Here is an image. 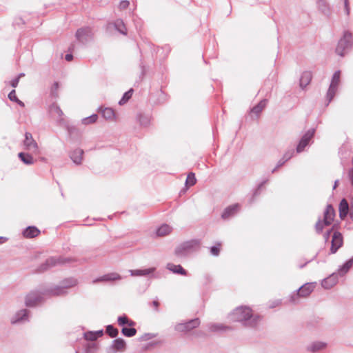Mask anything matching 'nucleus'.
<instances>
[{
  "mask_svg": "<svg viewBox=\"0 0 353 353\" xmlns=\"http://www.w3.org/2000/svg\"><path fill=\"white\" fill-rule=\"evenodd\" d=\"M232 321L240 322L243 326L256 328L259 324L261 316L254 314L252 310L247 306H239L234 309L230 314Z\"/></svg>",
  "mask_w": 353,
  "mask_h": 353,
  "instance_id": "nucleus-1",
  "label": "nucleus"
},
{
  "mask_svg": "<svg viewBox=\"0 0 353 353\" xmlns=\"http://www.w3.org/2000/svg\"><path fill=\"white\" fill-rule=\"evenodd\" d=\"M77 280L74 278H68L60 282L59 285H52L42 293L43 295L62 296L68 294V290L77 285Z\"/></svg>",
  "mask_w": 353,
  "mask_h": 353,
  "instance_id": "nucleus-2",
  "label": "nucleus"
},
{
  "mask_svg": "<svg viewBox=\"0 0 353 353\" xmlns=\"http://www.w3.org/2000/svg\"><path fill=\"white\" fill-rule=\"evenodd\" d=\"M200 246V241L198 239H192L185 241L179 245L174 250V254L177 257H185L193 252L196 251Z\"/></svg>",
  "mask_w": 353,
  "mask_h": 353,
  "instance_id": "nucleus-3",
  "label": "nucleus"
},
{
  "mask_svg": "<svg viewBox=\"0 0 353 353\" xmlns=\"http://www.w3.org/2000/svg\"><path fill=\"white\" fill-rule=\"evenodd\" d=\"M353 43L352 34L345 31L343 37L339 40L336 48V52L341 57H344L346 52L352 48Z\"/></svg>",
  "mask_w": 353,
  "mask_h": 353,
  "instance_id": "nucleus-4",
  "label": "nucleus"
},
{
  "mask_svg": "<svg viewBox=\"0 0 353 353\" xmlns=\"http://www.w3.org/2000/svg\"><path fill=\"white\" fill-rule=\"evenodd\" d=\"M335 216V211L332 205H327L324 212L323 220L319 219L316 225L315 229L318 234H320L324 226L330 225L334 221Z\"/></svg>",
  "mask_w": 353,
  "mask_h": 353,
  "instance_id": "nucleus-5",
  "label": "nucleus"
},
{
  "mask_svg": "<svg viewBox=\"0 0 353 353\" xmlns=\"http://www.w3.org/2000/svg\"><path fill=\"white\" fill-rule=\"evenodd\" d=\"M340 79H341V71L337 70L334 73V74L332 76L331 83H330L329 89L327 92V97H326L327 101V105H328L332 101L333 98L334 97L335 94L337 91L338 86L340 83Z\"/></svg>",
  "mask_w": 353,
  "mask_h": 353,
  "instance_id": "nucleus-6",
  "label": "nucleus"
},
{
  "mask_svg": "<svg viewBox=\"0 0 353 353\" xmlns=\"http://www.w3.org/2000/svg\"><path fill=\"white\" fill-rule=\"evenodd\" d=\"M77 40L83 45H86L93 39V33L90 27L79 28L75 34Z\"/></svg>",
  "mask_w": 353,
  "mask_h": 353,
  "instance_id": "nucleus-7",
  "label": "nucleus"
},
{
  "mask_svg": "<svg viewBox=\"0 0 353 353\" xmlns=\"http://www.w3.org/2000/svg\"><path fill=\"white\" fill-rule=\"evenodd\" d=\"M30 310L28 309H21L16 312L10 318L12 325L23 324L30 321Z\"/></svg>",
  "mask_w": 353,
  "mask_h": 353,
  "instance_id": "nucleus-8",
  "label": "nucleus"
},
{
  "mask_svg": "<svg viewBox=\"0 0 353 353\" xmlns=\"http://www.w3.org/2000/svg\"><path fill=\"white\" fill-rule=\"evenodd\" d=\"M201 321L199 318L189 320L185 323H180L175 325L174 330L179 332H188L199 326Z\"/></svg>",
  "mask_w": 353,
  "mask_h": 353,
  "instance_id": "nucleus-9",
  "label": "nucleus"
},
{
  "mask_svg": "<svg viewBox=\"0 0 353 353\" xmlns=\"http://www.w3.org/2000/svg\"><path fill=\"white\" fill-rule=\"evenodd\" d=\"M315 134V129L311 128L308 130L301 138L296 148V151L297 153L302 152L306 146L308 145L310 141L312 139Z\"/></svg>",
  "mask_w": 353,
  "mask_h": 353,
  "instance_id": "nucleus-10",
  "label": "nucleus"
},
{
  "mask_svg": "<svg viewBox=\"0 0 353 353\" xmlns=\"http://www.w3.org/2000/svg\"><path fill=\"white\" fill-rule=\"evenodd\" d=\"M42 301V294L38 292H31L25 298V305L30 307H34Z\"/></svg>",
  "mask_w": 353,
  "mask_h": 353,
  "instance_id": "nucleus-11",
  "label": "nucleus"
},
{
  "mask_svg": "<svg viewBox=\"0 0 353 353\" xmlns=\"http://www.w3.org/2000/svg\"><path fill=\"white\" fill-rule=\"evenodd\" d=\"M343 243V240L341 233L338 231L334 232L331 241L330 253H336L342 247Z\"/></svg>",
  "mask_w": 353,
  "mask_h": 353,
  "instance_id": "nucleus-12",
  "label": "nucleus"
},
{
  "mask_svg": "<svg viewBox=\"0 0 353 353\" xmlns=\"http://www.w3.org/2000/svg\"><path fill=\"white\" fill-rule=\"evenodd\" d=\"M68 261V260L67 259V261ZM65 262H66V260H63L61 258L50 257V258L46 259V262L42 263L39 266L38 271L39 272H43L44 271L48 270L50 268H52V267L57 265L59 263H63Z\"/></svg>",
  "mask_w": 353,
  "mask_h": 353,
  "instance_id": "nucleus-13",
  "label": "nucleus"
},
{
  "mask_svg": "<svg viewBox=\"0 0 353 353\" xmlns=\"http://www.w3.org/2000/svg\"><path fill=\"white\" fill-rule=\"evenodd\" d=\"M314 285L313 283H305L302 285L298 290L296 295L291 296V301L296 303L295 298L298 296L307 297L314 290Z\"/></svg>",
  "mask_w": 353,
  "mask_h": 353,
  "instance_id": "nucleus-14",
  "label": "nucleus"
},
{
  "mask_svg": "<svg viewBox=\"0 0 353 353\" xmlns=\"http://www.w3.org/2000/svg\"><path fill=\"white\" fill-rule=\"evenodd\" d=\"M23 144L26 150L34 152L38 149V145L30 132H26Z\"/></svg>",
  "mask_w": 353,
  "mask_h": 353,
  "instance_id": "nucleus-15",
  "label": "nucleus"
},
{
  "mask_svg": "<svg viewBox=\"0 0 353 353\" xmlns=\"http://www.w3.org/2000/svg\"><path fill=\"white\" fill-rule=\"evenodd\" d=\"M240 205L238 203L231 205L227 207L223 212L221 214V218L223 219H229L231 217L234 216L239 210Z\"/></svg>",
  "mask_w": 353,
  "mask_h": 353,
  "instance_id": "nucleus-16",
  "label": "nucleus"
},
{
  "mask_svg": "<svg viewBox=\"0 0 353 353\" xmlns=\"http://www.w3.org/2000/svg\"><path fill=\"white\" fill-rule=\"evenodd\" d=\"M294 154V150L291 148L288 150L283 154V157L278 161L276 167L271 171L274 173L280 167L283 166L288 161H289Z\"/></svg>",
  "mask_w": 353,
  "mask_h": 353,
  "instance_id": "nucleus-17",
  "label": "nucleus"
},
{
  "mask_svg": "<svg viewBox=\"0 0 353 353\" xmlns=\"http://www.w3.org/2000/svg\"><path fill=\"white\" fill-rule=\"evenodd\" d=\"M338 282V274L333 273L328 277L324 279L321 282V285L325 289H330Z\"/></svg>",
  "mask_w": 353,
  "mask_h": 353,
  "instance_id": "nucleus-18",
  "label": "nucleus"
},
{
  "mask_svg": "<svg viewBox=\"0 0 353 353\" xmlns=\"http://www.w3.org/2000/svg\"><path fill=\"white\" fill-rule=\"evenodd\" d=\"M121 279V276L115 272L109 273L107 274H105L102 276H100L93 281V283H97V282H106V281H113L117 280H120Z\"/></svg>",
  "mask_w": 353,
  "mask_h": 353,
  "instance_id": "nucleus-19",
  "label": "nucleus"
},
{
  "mask_svg": "<svg viewBox=\"0 0 353 353\" xmlns=\"http://www.w3.org/2000/svg\"><path fill=\"white\" fill-rule=\"evenodd\" d=\"M208 327L209 331L212 332H223L231 330L230 327L219 323H209Z\"/></svg>",
  "mask_w": 353,
  "mask_h": 353,
  "instance_id": "nucleus-20",
  "label": "nucleus"
},
{
  "mask_svg": "<svg viewBox=\"0 0 353 353\" xmlns=\"http://www.w3.org/2000/svg\"><path fill=\"white\" fill-rule=\"evenodd\" d=\"M83 153L82 149L77 148L71 152L70 157L75 164L80 165L82 162Z\"/></svg>",
  "mask_w": 353,
  "mask_h": 353,
  "instance_id": "nucleus-21",
  "label": "nucleus"
},
{
  "mask_svg": "<svg viewBox=\"0 0 353 353\" xmlns=\"http://www.w3.org/2000/svg\"><path fill=\"white\" fill-rule=\"evenodd\" d=\"M166 268L174 274L183 276H186L188 274V272L181 265L169 263L167 264Z\"/></svg>",
  "mask_w": 353,
  "mask_h": 353,
  "instance_id": "nucleus-22",
  "label": "nucleus"
},
{
  "mask_svg": "<svg viewBox=\"0 0 353 353\" xmlns=\"http://www.w3.org/2000/svg\"><path fill=\"white\" fill-rule=\"evenodd\" d=\"M339 216L344 219L350 212L349 205L345 199H343L339 203Z\"/></svg>",
  "mask_w": 353,
  "mask_h": 353,
  "instance_id": "nucleus-23",
  "label": "nucleus"
},
{
  "mask_svg": "<svg viewBox=\"0 0 353 353\" xmlns=\"http://www.w3.org/2000/svg\"><path fill=\"white\" fill-rule=\"evenodd\" d=\"M156 270V268H150L148 269H138V270H130L131 276H147L149 275Z\"/></svg>",
  "mask_w": 353,
  "mask_h": 353,
  "instance_id": "nucleus-24",
  "label": "nucleus"
},
{
  "mask_svg": "<svg viewBox=\"0 0 353 353\" xmlns=\"http://www.w3.org/2000/svg\"><path fill=\"white\" fill-rule=\"evenodd\" d=\"M40 234V230L35 226H28L23 231L26 238H34Z\"/></svg>",
  "mask_w": 353,
  "mask_h": 353,
  "instance_id": "nucleus-25",
  "label": "nucleus"
},
{
  "mask_svg": "<svg viewBox=\"0 0 353 353\" xmlns=\"http://www.w3.org/2000/svg\"><path fill=\"white\" fill-rule=\"evenodd\" d=\"M326 347V343L321 341H314L307 347V350L310 352L315 353L322 350H324Z\"/></svg>",
  "mask_w": 353,
  "mask_h": 353,
  "instance_id": "nucleus-26",
  "label": "nucleus"
},
{
  "mask_svg": "<svg viewBox=\"0 0 353 353\" xmlns=\"http://www.w3.org/2000/svg\"><path fill=\"white\" fill-rule=\"evenodd\" d=\"M312 78V73L309 71H305L302 73L300 78V87L301 88H305L311 81Z\"/></svg>",
  "mask_w": 353,
  "mask_h": 353,
  "instance_id": "nucleus-27",
  "label": "nucleus"
},
{
  "mask_svg": "<svg viewBox=\"0 0 353 353\" xmlns=\"http://www.w3.org/2000/svg\"><path fill=\"white\" fill-rule=\"evenodd\" d=\"M126 347V343L124 339L121 338H118L114 339L112 341L111 348H112L114 351H121L123 350Z\"/></svg>",
  "mask_w": 353,
  "mask_h": 353,
  "instance_id": "nucleus-28",
  "label": "nucleus"
},
{
  "mask_svg": "<svg viewBox=\"0 0 353 353\" xmlns=\"http://www.w3.org/2000/svg\"><path fill=\"white\" fill-rule=\"evenodd\" d=\"M267 103V99H262L258 104L254 105L251 109V113L254 114L256 117H258L260 114V113L263 111V110L265 108Z\"/></svg>",
  "mask_w": 353,
  "mask_h": 353,
  "instance_id": "nucleus-29",
  "label": "nucleus"
},
{
  "mask_svg": "<svg viewBox=\"0 0 353 353\" xmlns=\"http://www.w3.org/2000/svg\"><path fill=\"white\" fill-rule=\"evenodd\" d=\"M137 119L141 126L145 128L149 126L151 121V117L149 114L141 113L137 115Z\"/></svg>",
  "mask_w": 353,
  "mask_h": 353,
  "instance_id": "nucleus-30",
  "label": "nucleus"
},
{
  "mask_svg": "<svg viewBox=\"0 0 353 353\" xmlns=\"http://www.w3.org/2000/svg\"><path fill=\"white\" fill-rule=\"evenodd\" d=\"M49 112L52 117H57V119H61V117L63 114L59 106H58V105L56 103H52V105H50Z\"/></svg>",
  "mask_w": 353,
  "mask_h": 353,
  "instance_id": "nucleus-31",
  "label": "nucleus"
},
{
  "mask_svg": "<svg viewBox=\"0 0 353 353\" xmlns=\"http://www.w3.org/2000/svg\"><path fill=\"white\" fill-rule=\"evenodd\" d=\"M172 228L168 224H163L157 229V236H164L172 232Z\"/></svg>",
  "mask_w": 353,
  "mask_h": 353,
  "instance_id": "nucleus-32",
  "label": "nucleus"
},
{
  "mask_svg": "<svg viewBox=\"0 0 353 353\" xmlns=\"http://www.w3.org/2000/svg\"><path fill=\"white\" fill-rule=\"evenodd\" d=\"M19 159L26 165H30L34 163L33 157L28 153L19 152L18 154Z\"/></svg>",
  "mask_w": 353,
  "mask_h": 353,
  "instance_id": "nucleus-33",
  "label": "nucleus"
},
{
  "mask_svg": "<svg viewBox=\"0 0 353 353\" xmlns=\"http://www.w3.org/2000/svg\"><path fill=\"white\" fill-rule=\"evenodd\" d=\"M317 6L319 10L324 14H330V6L325 0H317Z\"/></svg>",
  "mask_w": 353,
  "mask_h": 353,
  "instance_id": "nucleus-34",
  "label": "nucleus"
},
{
  "mask_svg": "<svg viewBox=\"0 0 353 353\" xmlns=\"http://www.w3.org/2000/svg\"><path fill=\"white\" fill-rule=\"evenodd\" d=\"M353 265V258L347 260L342 266L339 268V274L343 276L345 274Z\"/></svg>",
  "mask_w": 353,
  "mask_h": 353,
  "instance_id": "nucleus-35",
  "label": "nucleus"
},
{
  "mask_svg": "<svg viewBox=\"0 0 353 353\" xmlns=\"http://www.w3.org/2000/svg\"><path fill=\"white\" fill-rule=\"evenodd\" d=\"M101 111L102 116L104 119L107 120H113L115 117V113L113 109L110 108H105L102 109L100 108L99 109Z\"/></svg>",
  "mask_w": 353,
  "mask_h": 353,
  "instance_id": "nucleus-36",
  "label": "nucleus"
},
{
  "mask_svg": "<svg viewBox=\"0 0 353 353\" xmlns=\"http://www.w3.org/2000/svg\"><path fill=\"white\" fill-rule=\"evenodd\" d=\"M115 29L123 35L127 34V30L122 19H118L114 21Z\"/></svg>",
  "mask_w": 353,
  "mask_h": 353,
  "instance_id": "nucleus-37",
  "label": "nucleus"
},
{
  "mask_svg": "<svg viewBox=\"0 0 353 353\" xmlns=\"http://www.w3.org/2000/svg\"><path fill=\"white\" fill-rule=\"evenodd\" d=\"M121 333L126 337H132L136 335L137 330L134 327H123L121 329Z\"/></svg>",
  "mask_w": 353,
  "mask_h": 353,
  "instance_id": "nucleus-38",
  "label": "nucleus"
},
{
  "mask_svg": "<svg viewBox=\"0 0 353 353\" xmlns=\"http://www.w3.org/2000/svg\"><path fill=\"white\" fill-rule=\"evenodd\" d=\"M133 93V89H130L128 91L125 92L122 98L119 101V104L120 105H124L127 103V101L132 97Z\"/></svg>",
  "mask_w": 353,
  "mask_h": 353,
  "instance_id": "nucleus-39",
  "label": "nucleus"
},
{
  "mask_svg": "<svg viewBox=\"0 0 353 353\" xmlns=\"http://www.w3.org/2000/svg\"><path fill=\"white\" fill-rule=\"evenodd\" d=\"M106 333L111 337L115 338L118 336L119 330L112 325L106 326Z\"/></svg>",
  "mask_w": 353,
  "mask_h": 353,
  "instance_id": "nucleus-40",
  "label": "nucleus"
},
{
  "mask_svg": "<svg viewBox=\"0 0 353 353\" xmlns=\"http://www.w3.org/2000/svg\"><path fill=\"white\" fill-rule=\"evenodd\" d=\"M268 181V179H266V180H264L262 182H261L257 188L255 189L254 193H253V195L252 196V199L250 200V203H252L254 200V199L259 196L261 193V189L263 188V186Z\"/></svg>",
  "mask_w": 353,
  "mask_h": 353,
  "instance_id": "nucleus-41",
  "label": "nucleus"
},
{
  "mask_svg": "<svg viewBox=\"0 0 353 353\" xmlns=\"http://www.w3.org/2000/svg\"><path fill=\"white\" fill-rule=\"evenodd\" d=\"M97 118H98L97 114H93L90 115V117L83 119L82 123H83L85 125L94 123L97 121Z\"/></svg>",
  "mask_w": 353,
  "mask_h": 353,
  "instance_id": "nucleus-42",
  "label": "nucleus"
},
{
  "mask_svg": "<svg viewBox=\"0 0 353 353\" xmlns=\"http://www.w3.org/2000/svg\"><path fill=\"white\" fill-rule=\"evenodd\" d=\"M196 179L194 173H193V172L189 173L188 174V176H187V179L185 181V184L187 185L192 186V185H194L196 183Z\"/></svg>",
  "mask_w": 353,
  "mask_h": 353,
  "instance_id": "nucleus-43",
  "label": "nucleus"
},
{
  "mask_svg": "<svg viewBox=\"0 0 353 353\" xmlns=\"http://www.w3.org/2000/svg\"><path fill=\"white\" fill-rule=\"evenodd\" d=\"M58 89H59V83L54 82L51 87L50 89V95L54 97H58Z\"/></svg>",
  "mask_w": 353,
  "mask_h": 353,
  "instance_id": "nucleus-44",
  "label": "nucleus"
},
{
  "mask_svg": "<svg viewBox=\"0 0 353 353\" xmlns=\"http://www.w3.org/2000/svg\"><path fill=\"white\" fill-rule=\"evenodd\" d=\"M128 317L123 314L122 316H119L117 318V323L119 326L125 327L124 325L128 324Z\"/></svg>",
  "mask_w": 353,
  "mask_h": 353,
  "instance_id": "nucleus-45",
  "label": "nucleus"
},
{
  "mask_svg": "<svg viewBox=\"0 0 353 353\" xmlns=\"http://www.w3.org/2000/svg\"><path fill=\"white\" fill-rule=\"evenodd\" d=\"M221 243H218L216 245L210 248V253L212 256H217L220 253Z\"/></svg>",
  "mask_w": 353,
  "mask_h": 353,
  "instance_id": "nucleus-46",
  "label": "nucleus"
},
{
  "mask_svg": "<svg viewBox=\"0 0 353 353\" xmlns=\"http://www.w3.org/2000/svg\"><path fill=\"white\" fill-rule=\"evenodd\" d=\"M84 338L87 341H94L95 340H97V338L92 331H88L87 332H85Z\"/></svg>",
  "mask_w": 353,
  "mask_h": 353,
  "instance_id": "nucleus-47",
  "label": "nucleus"
},
{
  "mask_svg": "<svg viewBox=\"0 0 353 353\" xmlns=\"http://www.w3.org/2000/svg\"><path fill=\"white\" fill-rule=\"evenodd\" d=\"M157 336L156 334L153 333H145L143 335H142L140 338L141 341H148L152 339H154Z\"/></svg>",
  "mask_w": 353,
  "mask_h": 353,
  "instance_id": "nucleus-48",
  "label": "nucleus"
},
{
  "mask_svg": "<svg viewBox=\"0 0 353 353\" xmlns=\"http://www.w3.org/2000/svg\"><path fill=\"white\" fill-rule=\"evenodd\" d=\"M8 99L12 101L16 102L19 99L17 98L16 95V92L14 90H12L9 94H8Z\"/></svg>",
  "mask_w": 353,
  "mask_h": 353,
  "instance_id": "nucleus-49",
  "label": "nucleus"
},
{
  "mask_svg": "<svg viewBox=\"0 0 353 353\" xmlns=\"http://www.w3.org/2000/svg\"><path fill=\"white\" fill-rule=\"evenodd\" d=\"M97 349V344L94 343L88 344L85 347V351L87 353H90L92 350Z\"/></svg>",
  "mask_w": 353,
  "mask_h": 353,
  "instance_id": "nucleus-50",
  "label": "nucleus"
},
{
  "mask_svg": "<svg viewBox=\"0 0 353 353\" xmlns=\"http://www.w3.org/2000/svg\"><path fill=\"white\" fill-rule=\"evenodd\" d=\"M130 5V2L127 0H123L120 2L119 8L121 10L127 8Z\"/></svg>",
  "mask_w": 353,
  "mask_h": 353,
  "instance_id": "nucleus-51",
  "label": "nucleus"
},
{
  "mask_svg": "<svg viewBox=\"0 0 353 353\" xmlns=\"http://www.w3.org/2000/svg\"><path fill=\"white\" fill-rule=\"evenodd\" d=\"M344 7H345V10L346 14L349 15L350 14V6H349V1L348 0H345V1L344 2Z\"/></svg>",
  "mask_w": 353,
  "mask_h": 353,
  "instance_id": "nucleus-52",
  "label": "nucleus"
},
{
  "mask_svg": "<svg viewBox=\"0 0 353 353\" xmlns=\"http://www.w3.org/2000/svg\"><path fill=\"white\" fill-rule=\"evenodd\" d=\"M19 81V78L15 77L10 82L11 86L13 88H16L18 85Z\"/></svg>",
  "mask_w": 353,
  "mask_h": 353,
  "instance_id": "nucleus-53",
  "label": "nucleus"
},
{
  "mask_svg": "<svg viewBox=\"0 0 353 353\" xmlns=\"http://www.w3.org/2000/svg\"><path fill=\"white\" fill-rule=\"evenodd\" d=\"M94 334L95 335L97 339L101 336H102L103 335V330H98V331H95V332H93Z\"/></svg>",
  "mask_w": 353,
  "mask_h": 353,
  "instance_id": "nucleus-54",
  "label": "nucleus"
},
{
  "mask_svg": "<svg viewBox=\"0 0 353 353\" xmlns=\"http://www.w3.org/2000/svg\"><path fill=\"white\" fill-rule=\"evenodd\" d=\"M332 230L333 229L332 228L324 234V239L325 241H327L329 239L330 234L332 232Z\"/></svg>",
  "mask_w": 353,
  "mask_h": 353,
  "instance_id": "nucleus-55",
  "label": "nucleus"
},
{
  "mask_svg": "<svg viewBox=\"0 0 353 353\" xmlns=\"http://www.w3.org/2000/svg\"><path fill=\"white\" fill-rule=\"evenodd\" d=\"M350 216L353 221V199L351 201L350 208Z\"/></svg>",
  "mask_w": 353,
  "mask_h": 353,
  "instance_id": "nucleus-56",
  "label": "nucleus"
},
{
  "mask_svg": "<svg viewBox=\"0 0 353 353\" xmlns=\"http://www.w3.org/2000/svg\"><path fill=\"white\" fill-rule=\"evenodd\" d=\"M127 325H128L130 327H134V326L136 325V322L132 321V320H131V319H128Z\"/></svg>",
  "mask_w": 353,
  "mask_h": 353,
  "instance_id": "nucleus-57",
  "label": "nucleus"
},
{
  "mask_svg": "<svg viewBox=\"0 0 353 353\" xmlns=\"http://www.w3.org/2000/svg\"><path fill=\"white\" fill-rule=\"evenodd\" d=\"M152 305L154 307L155 310H156V311H158V310H159V301H157V300H154V301H152Z\"/></svg>",
  "mask_w": 353,
  "mask_h": 353,
  "instance_id": "nucleus-58",
  "label": "nucleus"
},
{
  "mask_svg": "<svg viewBox=\"0 0 353 353\" xmlns=\"http://www.w3.org/2000/svg\"><path fill=\"white\" fill-rule=\"evenodd\" d=\"M65 59L67 61H71L73 59V55L72 54H67L65 56Z\"/></svg>",
  "mask_w": 353,
  "mask_h": 353,
  "instance_id": "nucleus-59",
  "label": "nucleus"
},
{
  "mask_svg": "<svg viewBox=\"0 0 353 353\" xmlns=\"http://www.w3.org/2000/svg\"><path fill=\"white\" fill-rule=\"evenodd\" d=\"M16 103L19 105L21 107H24L25 106V104L23 101H21V100L18 99Z\"/></svg>",
  "mask_w": 353,
  "mask_h": 353,
  "instance_id": "nucleus-60",
  "label": "nucleus"
},
{
  "mask_svg": "<svg viewBox=\"0 0 353 353\" xmlns=\"http://www.w3.org/2000/svg\"><path fill=\"white\" fill-rule=\"evenodd\" d=\"M338 183H339V180H336L334 182V185L333 186V189H335L337 187Z\"/></svg>",
  "mask_w": 353,
  "mask_h": 353,
  "instance_id": "nucleus-61",
  "label": "nucleus"
},
{
  "mask_svg": "<svg viewBox=\"0 0 353 353\" xmlns=\"http://www.w3.org/2000/svg\"><path fill=\"white\" fill-rule=\"evenodd\" d=\"M6 239V238L0 236V244L3 243Z\"/></svg>",
  "mask_w": 353,
  "mask_h": 353,
  "instance_id": "nucleus-62",
  "label": "nucleus"
},
{
  "mask_svg": "<svg viewBox=\"0 0 353 353\" xmlns=\"http://www.w3.org/2000/svg\"><path fill=\"white\" fill-rule=\"evenodd\" d=\"M25 74L24 73H20L17 77V78H19V80L20 79L21 77H23Z\"/></svg>",
  "mask_w": 353,
  "mask_h": 353,
  "instance_id": "nucleus-63",
  "label": "nucleus"
},
{
  "mask_svg": "<svg viewBox=\"0 0 353 353\" xmlns=\"http://www.w3.org/2000/svg\"><path fill=\"white\" fill-rule=\"evenodd\" d=\"M343 1L345 2V0H343Z\"/></svg>",
  "mask_w": 353,
  "mask_h": 353,
  "instance_id": "nucleus-64",
  "label": "nucleus"
}]
</instances>
